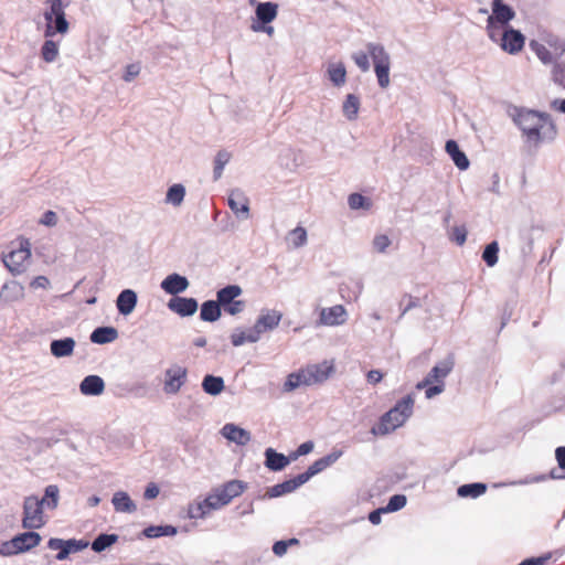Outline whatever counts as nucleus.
I'll list each match as a JSON object with an SVG mask.
<instances>
[{"label": "nucleus", "mask_w": 565, "mask_h": 565, "mask_svg": "<svg viewBox=\"0 0 565 565\" xmlns=\"http://www.w3.org/2000/svg\"><path fill=\"white\" fill-rule=\"evenodd\" d=\"M512 118L514 124L521 129L526 141L535 147L554 140L557 135L556 126L551 115L546 113L515 108Z\"/></svg>", "instance_id": "obj_1"}, {"label": "nucleus", "mask_w": 565, "mask_h": 565, "mask_svg": "<svg viewBox=\"0 0 565 565\" xmlns=\"http://www.w3.org/2000/svg\"><path fill=\"white\" fill-rule=\"evenodd\" d=\"M247 489V483L241 480H230L216 487L201 502L190 505L188 514L191 519H203L212 510L227 505L233 499L239 497Z\"/></svg>", "instance_id": "obj_2"}, {"label": "nucleus", "mask_w": 565, "mask_h": 565, "mask_svg": "<svg viewBox=\"0 0 565 565\" xmlns=\"http://www.w3.org/2000/svg\"><path fill=\"white\" fill-rule=\"evenodd\" d=\"M334 363L332 361H323L317 364H309L300 369L298 372L290 373L284 384L287 392L305 385L311 386L321 384L334 373Z\"/></svg>", "instance_id": "obj_3"}, {"label": "nucleus", "mask_w": 565, "mask_h": 565, "mask_svg": "<svg viewBox=\"0 0 565 565\" xmlns=\"http://www.w3.org/2000/svg\"><path fill=\"white\" fill-rule=\"evenodd\" d=\"M414 407V398L412 395L403 397L397 404L385 413L377 426V433L386 435L401 427L412 415Z\"/></svg>", "instance_id": "obj_4"}, {"label": "nucleus", "mask_w": 565, "mask_h": 565, "mask_svg": "<svg viewBox=\"0 0 565 565\" xmlns=\"http://www.w3.org/2000/svg\"><path fill=\"white\" fill-rule=\"evenodd\" d=\"M31 258V244L26 238L19 239V247L3 255L2 262L12 275H20L25 271V264Z\"/></svg>", "instance_id": "obj_5"}, {"label": "nucleus", "mask_w": 565, "mask_h": 565, "mask_svg": "<svg viewBox=\"0 0 565 565\" xmlns=\"http://www.w3.org/2000/svg\"><path fill=\"white\" fill-rule=\"evenodd\" d=\"M46 523L43 501L38 497H26L23 502L22 526L28 530H39Z\"/></svg>", "instance_id": "obj_6"}, {"label": "nucleus", "mask_w": 565, "mask_h": 565, "mask_svg": "<svg viewBox=\"0 0 565 565\" xmlns=\"http://www.w3.org/2000/svg\"><path fill=\"white\" fill-rule=\"evenodd\" d=\"M367 51L373 60L374 72L376 74L379 85L382 88H386L390 85V55L380 44L369 43Z\"/></svg>", "instance_id": "obj_7"}, {"label": "nucleus", "mask_w": 565, "mask_h": 565, "mask_svg": "<svg viewBox=\"0 0 565 565\" xmlns=\"http://www.w3.org/2000/svg\"><path fill=\"white\" fill-rule=\"evenodd\" d=\"M41 542V536L34 531L24 532L15 535L12 540L4 542L0 547V554L4 556L15 555L26 552Z\"/></svg>", "instance_id": "obj_8"}, {"label": "nucleus", "mask_w": 565, "mask_h": 565, "mask_svg": "<svg viewBox=\"0 0 565 565\" xmlns=\"http://www.w3.org/2000/svg\"><path fill=\"white\" fill-rule=\"evenodd\" d=\"M515 13L511 7L502 0L492 1V14L487 20V31L489 38L497 42L500 28L495 23L507 24L514 18Z\"/></svg>", "instance_id": "obj_9"}, {"label": "nucleus", "mask_w": 565, "mask_h": 565, "mask_svg": "<svg viewBox=\"0 0 565 565\" xmlns=\"http://www.w3.org/2000/svg\"><path fill=\"white\" fill-rule=\"evenodd\" d=\"M242 295V288L237 285H230L217 291V302L228 315H237L245 308L243 300L236 298Z\"/></svg>", "instance_id": "obj_10"}, {"label": "nucleus", "mask_w": 565, "mask_h": 565, "mask_svg": "<svg viewBox=\"0 0 565 565\" xmlns=\"http://www.w3.org/2000/svg\"><path fill=\"white\" fill-rule=\"evenodd\" d=\"M498 40H500L501 49L510 54L519 53L525 42L524 35L512 28L504 30L502 33L499 31Z\"/></svg>", "instance_id": "obj_11"}, {"label": "nucleus", "mask_w": 565, "mask_h": 565, "mask_svg": "<svg viewBox=\"0 0 565 565\" xmlns=\"http://www.w3.org/2000/svg\"><path fill=\"white\" fill-rule=\"evenodd\" d=\"M188 371L180 365H173L166 371L163 390L167 394H177L185 383Z\"/></svg>", "instance_id": "obj_12"}, {"label": "nucleus", "mask_w": 565, "mask_h": 565, "mask_svg": "<svg viewBox=\"0 0 565 565\" xmlns=\"http://www.w3.org/2000/svg\"><path fill=\"white\" fill-rule=\"evenodd\" d=\"M281 318L282 313L278 310L263 311L253 328L258 331V337L260 338L262 333L277 328Z\"/></svg>", "instance_id": "obj_13"}, {"label": "nucleus", "mask_w": 565, "mask_h": 565, "mask_svg": "<svg viewBox=\"0 0 565 565\" xmlns=\"http://www.w3.org/2000/svg\"><path fill=\"white\" fill-rule=\"evenodd\" d=\"M228 206L238 217L247 218L249 215V200L245 193L238 189L231 191L228 195Z\"/></svg>", "instance_id": "obj_14"}, {"label": "nucleus", "mask_w": 565, "mask_h": 565, "mask_svg": "<svg viewBox=\"0 0 565 565\" xmlns=\"http://www.w3.org/2000/svg\"><path fill=\"white\" fill-rule=\"evenodd\" d=\"M168 308L181 317H188L196 312L198 301L194 298L175 296L169 300Z\"/></svg>", "instance_id": "obj_15"}, {"label": "nucleus", "mask_w": 565, "mask_h": 565, "mask_svg": "<svg viewBox=\"0 0 565 565\" xmlns=\"http://www.w3.org/2000/svg\"><path fill=\"white\" fill-rule=\"evenodd\" d=\"M345 308L342 305H337L321 310L319 323L323 326H339L345 322Z\"/></svg>", "instance_id": "obj_16"}, {"label": "nucleus", "mask_w": 565, "mask_h": 565, "mask_svg": "<svg viewBox=\"0 0 565 565\" xmlns=\"http://www.w3.org/2000/svg\"><path fill=\"white\" fill-rule=\"evenodd\" d=\"M46 4L49 6V10L44 12V18L46 21L45 28V36H53V19L60 17H65V6L62 0H47Z\"/></svg>", "instance_id": "obj_17"}, {"label": "nucleus", "mask_w": 565, "mask_h": 565, "mask_svg": "<svg viewBox=\"0 0 565 565\" xmlns=\"http://www.w3.org/2000/svg\"><path fill=\"white\" fill-rule=\"evenodd\" d=\"M222 435L239 446H245L250 441V433L234 424H226L222 428Z\"/></svg>", "instance_id": "obj_18"}, {"label": "nucleus", "mask_w": 565, "mask_h": 565, "mask_svg": "<svg viewBox=\"0 0 565 565\" xmlns=\"http://www.w3.org/2000/svg\"><path fill=\"white\" fill-rule=\"evenodd\" d=\"M189 287L186 277L179 274H171L167 276L162 282L161 288L170 295H178L183 292Z\"/></svg>", "instance_id": "obj_19"}, {"label": "nucleus", "mask_w": 565, "mask_h": 565, "mask_svg": "<svg viewBox=\"0 0 565 565\" xmlns=\"http://www.w3.org/2000/svg\"><path fill=\"white\" fill-rule=\"evenodd\" d=\"M49 548L58 551L56 555V559L63 561L65 559L71 552H75L79 550L76 541H63L61 539H51L47 543Z\"/></svg>", "instance_id": "obj_20"}, {"label": "nucleus", "mask_w": 565, "mask_h": 565, "mask_svg": "<svg viewBox=\"0 0 565 565\" xmlns=\"http://www.w3.org/2000/svg\"><path fill=\"white\" fill-rule=\"evenodd\" d=\"M265 466L271 471H280L290 462V459L288 457L277 452L273 448H267L265 450Z\"/></svg>", "instance_id": "obj_21"}, {"label": "nucleus", "mask_w": 565, "mask_h": 565, "mask_svg": "<svg viewBox=\"0 0 565 565\" xmlns=\"http://www.w3.org/2000/svg\"><path fill=\"white\" fill-rule=\"evenodd\" d=\"M79 390L84 395H100L105 390V383L98 375H88L82 381Z\"/></svg>", "instance_id": "obj_22"}, {"label": "nucleus", "mask_w": 565, "mask_h": 565, "mask_svg": "<svg viewBox=\"0 0 565 565\" xmlns=\"http://www.w3.org/2000/svg\"><path fill=\"white\" fill-rule=\"evenodd\" d=\"M260 338L258 337V331L253 327L248 329H235L231 334V342L234 347H241L245 343H254L257 342Z\"/></svg>", "instance_id": "obj_23"}, {"label": "nucleus", "mask_w": 565, "mask_h": 565, "mask_svg": "<svg viewBox=\"0 0 565 565\" xmlns=\"http://www.w3.org/2000/svg\"><path fill=\"white\" fill-rule=\"evenodd\" d=\"M137 303V295L130 289L122 290L117 298V308L121 315L132 312Z\"/></svg>", "instance_id": "obj_24"}, {"label": "nucleus", "mask_w": 565, "mask_h": 565, "mask_svg": "<svg viewBox=\"0 0 565 565\" xmlns=\"http://www.w3.org/2000/svg\"><path fill=\"white\" fill-rule=\"evenodd\" d=\"M445 148L457 168L466 170L469 167L467 156L459 149V146L455 140H448Z\"/></svg>", "instance_id": "obj_25"}, {"label": "nucleus", "mask_w": 565, "mask_h": 565, "mask_svg": "<svg viewBox=\"0 0 565 565\" xmlns=\"http://www.w3.org/2000/svg\"><path fill=\"white\" fill-rule=\"evenodd\" d=\"M75 341L73 338H64L51 342V352L56 358L70 356L73 354Z\"/></svg>", "instance_id": "obj_26"}, {"label": "nucleus", "mask_w": 565, "mask_h": 565, "mask_svg": "<svg viewBox=\"0 0 565 565\" xmlns=\"http://www.w3.org/2000/svg\"><path fill=\"white\" fill-rule=\"evenodd\" d=\"M449 372H450V367H448L447 365H445L443 367L436 365L431 369V371L428 373V375L416 385V388L417 390L425 388L426 386H428L429 384H431L434 382L443 383V380L448 375Z\"/></svg>", "instance_id": "obj_27"}, {"label": "nucleus", "mask_w": 565, "mask_h": 565, "mask_svg": "<svg viewBox=\"0 0 565 565\" xmlns=\"http://www.w3.org/2000/svg\"><path fill=\"white\" fill-rule=\"evenodd\" d=\"M111 502L117 512L132 513L137 509L130 497L124 491L116 492Z\"/></svg>", "instance_id": "obj_28"}, {"label": "nucleus", "mask_w": 565, "mask_h": 565, "mask_svg": "<svg viewBox=\"0 0 565 565\" xmlns=\"http://www.w3.org/2000/svg\"><path fill=\"white\" fill-rule=\"evenodd\" d=\"M117 330L113 327H100L90 334V341L98 344L109 343L117 339Z\"/></svg>", "instance_id": "obj_29"}, {"label": "nucleus", "mask_w": 565, "mask_h": 565, "mask_svg": "<svg viewBox=\"0 0 565 565\" xmlns=\"http://www.w3.org/2000/svg\"><path fill=\"white\" fill-rule=\"evenodd\" d=\"M221 317V307L217 301L209 300L202 303L200 318L203 321L214 322Z\"/></svg>", "instance_id": "obj_30"}, {"label": "nucleus", "mask_w": 565, "mask_h": 565, "mask_svg": "<svg viewBox=\"0 0 565 565\" xmlns=\"http://www.w3.org/2000/svg\"><path fill=\"white\" fill-rule=\"evenodd\" d=\"M277 4L273 2L259 3L256 8L257 19L263 23H269L277 17Z\"/></svg>", "instance_id": "obj_31"}, {"label": "nucleus", "mask_w": 565, "mask_h": 565, "mask_svg": "<svg viewBox=\"0 0 565 565\" xmlns=\"http://www.w3.org/2000/svg\"><path fill=\"white\" fill-rule=\"evenodd\" d=\"M328 75H329L330 81L335 86H342L347 79V71H345L344 64L341 62L329 64Z\"/></svg>", "instance_id": "obj_32"}, {"label": "nucleus", "mask_w": 565, "mask_h": 565, "mask_svg": "<svg viewBox=\"0 0 565 565\" xmlns=\"http://www.w3.org/2000/svg\"><path fill=\"white\" fill-rule=\"evenodd\" d=\"M202 387L205 393L217 395L224 390V381L220 376L206 375L203 379Z\"/></svg>", "instance_id": "obj_33"}, {"label": "nucleus", "mask_w": 565, "mask_h": 565, "mask_svg": "<svg viewBox=\"0 0 565 565\" xmlns=\"http://www.w3.org/2000/svg\"><path fill=\"white\" fill-rule=\"evenodd\" d=\"M486 491H487V486L484 483H469V484L460 486L458 488L457 493L459 497H462V498H466V497L478 498L481 494H483Z\"/></svg>", "instance_id": "obj_34"}, {"label": "nucleus", "mask_w": 565, "mask_h": 565, "mask_svg": "<svg viewBox=\"0 0 565 565\" xmlns=\"http://www.w3.org/2000/svg\"><path fill=\"white\" fill-rule=\"evenodd\" d=\"M333 460L334 459H332L331 456L316 460L306 472L301 473L306 482L315 475L324 470L328 466H330L333 462Z\"/></svg>", "instance_id": "obj_35"}, {"label": "nucleus", "mask_w": 565, "mask_h": 565, "mask_svg": "<svg viewBox=\"0 0 565 565\" xmlns=\"http://www.w3.org/2000/svg\"><path fill=\"white\" fill-rule=\"evenodd\" d=\"M360 108V99L353 94H349L343 103V113L348 119H355Z\"/></svg>", "instance_id": "obj_36"}, {"label": "nucleus", "mask_w": 565, "mask_h": 565, "mask_svg": "<svg viewBox=\"0 0 565 565\" xmlns=\"http://www.w3.org/2000/svg\"><path fill=\"white\" fill-rule=\"evenodd\" d=\"M530 49L536 54V56L544 63L548 64L553 61L552 53L550 50L539 41L532 40L530 42Z\"/></svg>", "instance_id": "obj_37"}, {"label": "nucleus", "mask_w": 565, "mask_h": 565, "mask_svg": "<svg viewBox=\"0 0 565 565\" xmlns=\"http://www.w3.org/2000/svg\"><path fill=\"white\" fill-rule=\"evenodd\" d=\"M58 487L50 484L45 488L44 497L40 501H43V505L46 504L47 508L55 509L58 504Z\"/></svg>", "instance_id": "obj_38"}, {"label": "nucleus", "mask_w": 565, "mask_h": 565, "mask_svg": "<svg viewBox=\"0 0 565 565\" xmlns=\"http://www.w3.org/2000/svg\"><path fill=\"white\" fill-rule=\"evenodd\" d=\"M231 160V153L226 150H221L217 152L214 160V179L217 180L221 178L224 167Z\"/></svg>", "instance_id": "obj_39"}, {"label": "nucleus", "mask_w": 565, "mask_h": 565, "mask_svg": "<svg viewBox=\"0 0 565 565\" xmlns=\"http://www.w3.org/2000/svg\"><path fill=\"white\" fill-rule=\"evenodd\" d=\"M41 55L42 58L47 63L55 61L58 55L57 43L52 40H46L42 45Z\"/></svg>", "instance_id": "obj_40"}, {"label": "nucleus", "mask_w": 565, "mask_h": 565, "mask_svg": "<svg viewBox=\"0 0 565 565\" xmlns=\"http://www.w3.org/2000/svg\"><path fill=\"white\" fill-rule=\"evenodd\" d=\"M117 539L118 536L115 534H100L94 540L92 548L95 552H102L113 545Z\"/></svg>", "instance_id": "obj_41"}, {"label": "nucleus", "mask_w": 565, "mask_h": 565, "mask_svg": "<svg viewBox=\"0 0 565 565\" xmlns=\"http://www.w3.org/2000/svg\"><path fill=\"white\" fill-rule=\"evenodd\" d=\"M499 245L498 242L488 244L482 253L483 262L489 266L493 267L498 263Z\"/></svg>", "instance_id": "obj_42"}, {"label": "nucleus", "mask_w": 565, "mask_h": 565, "mask_svg": "<svg viewBox=\"0 0 565 565\" xmlns=\"http://www.w3.org/2000/svg\"><path fill=\"white\" fill-rule=\"evenodd\" d=\"M288 241L290 242L291 246L295 248L301 247L307 242V232L303 227L297 226L292 231H290L288 235Z\"/></svg>", "instance_id": "obj_43"}, {"label": "nucleus", "mask_w": 565, "mask_h": 565, "mask_svg": "<svg viewBox=\"0 0 565 565\" xmlns=\"http://www.w3.org/2000/svg\"><path fill=\"white\" fill-rule=\"evenodd\" d=\"M185 190L181 184H173L167 193V201L173 205H179L184 199Z\"/></svg>", "instance_id": "obj_44"}, {"label": "nucleus", "mask_w": 565, "mask_h": 565, "mask_svg": "<svg viewBox=\"0 0 565 565\" xmlns=\"http://www.w3.org/2000/svg\"><path fill=\"white\" fill-rule=\"evenodd\" d=\"M303 483H306V480L303 479L302 475L300 473L291 479H288L281 483H279V487H282L284 493L287 494V493L295 491Z\"/></svg>", "instance_id": "obj_45"}, {"label": "nucleus", "mask_w": 565, "mask_h": 565, "mask_svg": "<svg viewBox=\"0 0 565 565\" xmlns=\"http://www.w3.org/2000/svg\"><path fill=\"white\" fill-rule=\"evenodd\" d=\"M348 202L352 210L369 209L371 206V203L360 193L350 194Z\"/></svg>", "instance_id": "obj_46"}, {"label": "nucleus", "mask_w": 565, "mask_h": 565, "mask_svg": "<svg viewBox=\"0 0 565 565\" xmlns=\"http://www.w3.org/2000/svg\"><path fill=\"white\" fill-rule=\"evenodd\" d=\"M405 504H406V497L403 494H395L390 499L388 504L385 508V511H397V510L404 508Z\"/></svg>", "instance_id": "obj_47"}, {"label": "nucleus", "mask_w": 565, "mask_h": 565, "mask_svg": "<svg viewBox=\"0 0 565 565\" xmlns=\"http://www.w3.org/2000/svg\"><path fill=\"white\" fill-rule=\"evenodd\" d=\"M451 238L458 245H463L467 239V230L465 226H455L451 232Z\"/></svg>", "instance_id": "obj_48"}, {"label": "nucleus", "mask_w": 565, "mask_h": 565, "mask_svg": "<svg viewBox=\"0 0 565 565\" xmlns=\"http://www.w3.org/2000/svg\"><path fill=\"white\" fill-rule=\"evenodd\" d=\"M353 60L362 72H367L370 70L369 55L366 53H355L353 55Z\"/></svg>", "instance_id": "obj_49"}, {"label": "nucleus", "mask_w": 565, "mask_h": 565, "mask_svg": "<svg viewBox=\"0 0 565 565\" xmlns=\"http://www.w3.org/2000/svg\"><path fill=\"white\" fill-rule=\"evenodd\" d=\"M373 245L377 252L383 253L391 245V241L388 236L381 234L374 237Z\"/></svg>", "instance_id": "obj_50"}, {"label": "nucleus", "mask_w": 565, "mask_h": 565, "mask_svg": "<svg viewBox=\"0 0 565 565\" xmlns=\"http://www.w3.org/2000/svg\"><path fill=\"white\" fill-rule=\"evenodd\" d=\"M68 22L66 21V18L65 17H57V18H54V25H53V30H54V34L55 33H61V34H65L67 33L68 31Z\"/></svg>", "instance_id": "obj_51"}, {"label": "nucleus", "mask_w": 565, "mask_h": 565, "mask_svg": "<svg viewBox=\"0 0 565 565\" xmlns=\"http://www.w3.org/2000/svg\"><path fill=\"white\" fill-rule=\"evenodd\" d=\"M563 53H565V47L563 49ZM553 78L556 83L562 85L565 88V64L556 65L553 70Z\"/></svg>", "instance_id": "obj_52"}, {"label": "nucleus", "mask_w": 565, "mask_h": 565, "mask_svg": "<svg viewBox=\"0 0 565 565\" xmlns=\"http://www.w3.org/2000/svg\"><path fill=\"white\" fill-rule=\"evenodd\" d=\"M139 73H140V66L138 64H129L126 67L124 79L126 82H130L135 77H137L139 75Z\"/></svg>", "instance_id": "obj_53"}, {"label": "nucleus", "mask_w": 565, "mask_h": 565, "mask_svg": "<svg viewBox=\"0 0 565 565\" xmlns=\"http://www.w3.org/2000/svg\"><path fill=\"white\" fill-rule=\"evenodd\" d=\"M312 449H313V444H312L311 441H306V443L301 444V445L297 448L296 452L291 456V458H292V459H296V458H298L299 456H305V455H307V454L311 452V451H312Z\"/></svg>", "instance_id": "obj_54"}, {"label": "nucleus", "mask_w": 565, "mask_h": 565, "mask_svg": "<svg viewBox=\"0 0 565 565\" xmlns=\"http://www.w3.org/2000/svg\"><path fill=\"white\" fill-rule=\"evenodd\" d=\"M406 301L405 303V308L403 309V312L402 315L406 313L408 310L415 308V307H418L420 303H419V299L418 298H415L411 295H405L403 297V302Z\"/></svg>", "instance_id": "obj_55"}, {"label": "nucleus", "mask_w": 565, "mask_h": 565, "mask_svg": "<svg viewBox=\"0 0 565 565\" xmlns=\"http://www.w3.org/2000/svg\"><path fill=\"white\" fill-rule=\"evenodd\" d=\"M159 494V488L156 483H149L145 490L143 497L147 500H152Z\"/></svg>", "instance_id": "obj_56"}, {"label": "nucleus", "mask_w": 565, "mask_h": 565, "mask_svg": "<svg viewBox=\"0 0 565 565\" xmlns=\"http://www.w3.org/2000/svg\"><path fill=\"white\" fill-rule=\"evenodd\" d=\"M49 285H50V281L45 276H38L30 284L31 288H34V289H36V288L45 289L49 287Z\"/></svg>", "instance_id": "obj_57"}, {"label": "nucleus", "mask_w": 565, "mask_h": 565, "mask_svg": "<svg viewBox=\"0 0 565 565\" xmlns=\"http://www.w3.org/2000/svg\"><path fill=\"white\" fill-rule=\"evenodd\" d=\"M57 222V216L53 211H47L41 218V223L47 226H54Z\"/></svg>", "instance_id": "obj_58"}, {"label": "nucleus", "mask_w": 565, "mask_h": 565, "mask_svg": "<svg viewBox=\"0 0 565 565\" xmlns=\"http://www.w3.org/2000/svg\"><path fill=\"white\" fill-rule=\"evenodd\" d=\"M384 374L379 370H371L366 374L367 382L371 384H377L382 381Z\"/></svg>", "instance_id": "obj_59"}, {"label": "nucleus", "mask_w": 565, "mask_h": 565, "mask_svg": "<svg viewBox=\"0 0 565 565\" xmlns=\"http://www.w3.org/2000/svg\"><path fill=\"white\" fill-rule=\"evenodd\" d=\"M555 458L558 467L565 470V446H559L555 450Z\"/></svg>", "instance_id": "obj_60"}, {"label": "nucleus", "mask_w": 565, "mask_h": 565, "mask_svg": "<svg viewBox=\"0 0 565 565\" xmlns=\"http://www.w3.org/2000/svg\"><path fill=\"white\" fill-rule=\"evenodd\" d=\"M288 546H289L288 542H286V541H278V542H276L274 544L273 552L277 556H282L287 552Z\"/></svg>", "instance_id": "obj_61"}, {"label": "nucleus", "mask_w": 565, "mask_h": 565, "mask_svg": "<svg viewBox=\"0 0 565 565\" xmlns=\"http://www.w3.org/2000/svg\"><path fill=\"white\" fill-rule=\"evenodd\" d=\"M426 397L427 398H431L434 397L435 395L439 394L443 392L444 390V383H439L437 385H433L430 386V384L428 386H426Z\"/></svg>", "instance_id": "obj_62"}, {"label": "nucleus", "mask_w": 565, "mask_h": 565, "mask_svg": "<svg viewBox=\"0 0 565 565\" xmlns=\"http://www.w3.org/2000/svg\"><path fill=\"white\" fill-rule=\"evenodd\" d=\"M386 512L385 509L374 510L369 514V521L372 524H379L381 522V513Z\"/></svg>", "instance_id": "obj_63"}, {"label": "nucleus", "mask_w": 565, "mask_h": 565, "mask_svg": "<svg viewBox=\"0 0 565 565\" xmlns=\"http://www.w3.org/2000/svg\"><path fill=\"white\" fill-rule=\"evenodd\" d=\"M267 494L270 497V498H276V497H280V495H284V489L282 487H279V483L278 484H275L274 487H271Z\"/></svg>", "instance_id": "obj_64"}]
</instances>
